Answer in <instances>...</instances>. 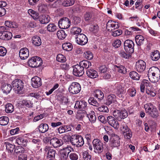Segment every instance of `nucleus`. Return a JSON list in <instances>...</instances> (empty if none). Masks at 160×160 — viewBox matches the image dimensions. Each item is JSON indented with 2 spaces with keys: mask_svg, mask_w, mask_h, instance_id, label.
I'll use <instances>...</instances> for the list:
<instances>
[{
  "mask_svg": "<svg viewBox=\"0 0 160 160\" xmlns=\"http://www.w3.org/2000/svg\"><path fill=\"white\" fill-rule=\"evenodd\" d=\"M144 108L146 112L151 117L156 118L158 116V111L156 107L151 103L145 104Z\"/></svg>",
  "mask_w": 160,
  "mask_h": 160,
  "instance_id": "1",
  "label": "nucleus"
},
{
  "mask_svg": "<svg viewBox=\"0 0 160 160\" xmlns=\"http://www.w3.org/2000/svg\"><path fill=\"white\" fill-rule=\"evenodd\" d=\"M12 85L16 93L19 94L23 93L24 85L22 80L16 79L12 82Z\"/></svg>",
  "mask_w": 160,
  "mask_h": 160,
  "instance_id": "2",
  "label": "nucleus"
},
{
  "mask_svg": "<svg viewBox=\"0 0 160 160\" xmlns=\"http://www.w3.org/2000/svg\"><path fill=\"white\" fill-rule=\"evenodd\" d=\"M42 64V60L41 58L37 56L32 57L28 61L29 66L32 68L38 67Z\"/></svg>",
  "mask_w": 160,
  "mask_h": 160,
  "instance_id": "3",
  "label": "nucleus"
},
{
  "mask_svg": "<svg viewBox=\"0 0 160 160\" xmlns=\"http://www.w3.org/2000/svg\"><path fill=\"white\" fill-rule=\"evenodd\" d=\"M81 90V85L79 83L77 82H72L69 85L68 88L69 92L72 94L78 93Z\"/></svg>",
  "mask_w": 160,
  "mask_h": 160,
  "instance_id": "4",
  "label": "nucleus"
},
{
  "mask_svg": "<svg viewBox=\"0 0 160 160\" xmlns=\"http://www.w3.org/2000/svg\"><path fill=\"white\" fill-rule=\"evenodd\" d=\"M87 102L84 100L77 101H76L74 108L77 109L83 110L86 113H89V110H90V108L88 107H87Z\"/></svg>",
  "mask_w": 160,
  "mask_h": 160,
  "instance_id": "5",
  "label": "nucleus"
},
{
  "mask_svg": "<svg viewBox=\"0 0 160 160\" xmlns=\"http://www.w3.org/2000/svg\"><path fill=\"white\" fill-rule=\"evenodd\" d=\"M73 151V149L70 146L61 149L60 151V158L61 160H67L68 154L71 151Z\"/></svg>",
  "mask_w": 160,
  "mask_h": 160,
  "instance_id": "6",
  "label": "nucleus"
},
{
  "mask_svg": "<svg viewBox=\"0 0 160 160\" xmlns=\"http://www.w3.org/2000/svg\"><path fill=\"white\" fill-rule=\"evenodd\" d=\"M134 45L133 42L131 40H127L124 43V49L128 53H132L134 52Z\"/></svg>",
  "mask_w": 160,
  "mask_h": 160,
  "instance_id": "7",
  "label": "nucleus"
},
{
  "mask_svg": "<svg viewBox=\"0 0 160 160\" xmlns=\"http://www.w3.org/2000/svg\"><path fill=\"white\" fill-rule=\"evenodd\" d=\"M113 115L119 121L126 118L128 115L127 112L125 110L122 111L115 110L113 112Z\"/></svg>",
  "mask_w": 160,
  "mask_h": 160,
  "instance_id": "8",
  "label": "nucleus"
},
{
  "mask_svg": "<svg viewBox=\"0 0 160 160\" xmlns=\"http://www.w3.org/2000/svg\"><path fill=\"white\" fill-rule=\"evenodd\" d=\"M75 39L77 44L81 45L86 44L88 42V39L87 37L82 33L76 35Z\"/></svg>",
  "mask_w": 160,
  "mask_h": 160,
  "instance_id": "9",
  "label": "nucleus"
},
{
  "mask_svg": "<svg viewBox=\"0 0 160 160\" xmlns=\"http://www.w3.org/2000/svg\"><path fill=\"white\" fill-rule=\"evenodd\" d=\"M59 27L62 29L68 28L70 25V21L69 19L66 17L61 18L58 22Z\"/></svg>",
  "mask_w": 160,
  "mask_h": 160,
  "instance_id": "10",
  "label": "nucleus"
},
{
  "mask_svg": "<svg viewBox=\"0 0 160 160\" xmlns=\"http://www.w3.org/2000/svg\"><path fill=\"white\" fill-rule=\"evenodd\" d=\"M92 142L95 152L99 153L102 152L103 145L101 141H93Z\"/></svg>",
  "mask_w": 160,
  "mask_h": 160,
  "instance_id": "11",
  "label": "nucleus"
},
{
  "mask_svg": "<svg viewBox=\"0 0 160 160\" xmlns=\"http://www.w3.org/2000/svg\"><path fill=\"white\" fill-rule=\"evenodd\" d=\"M107 121L111 126L116 129L119 127V124L117 119L112 116H108L107 117Z\"/></svg>",
  "mask_w": 160,
  "mask_h": 160,
  "instance_id": "12",
  "label": "nucleus"
},
{
  "mask_svg": "<svg viewBox=\"0 0 160 160\" xmlns=\"http://www.w3.org/2000/svg\"><path fill=\"white\" fill-rule=\"evenodd\" d=\"M119 25L118 22L112 20L108 21L107 24L106 28L109 31H112L119 28Z\"/></svg>",
  "mask_w": 160,
  "mask_h": 160,
  "instance_id": "13",
  "label": "nucleus"
},
{
  "mask_svg": "<svg viewBox=\"0 0 160 160\" xmlns=\"http://www.w3.org/2000/svg\"><path fill=\"white\" fill-rule=\"evenodd\" d=\"M84 73L83 68L81 67L79 65H76L73 67V74L76 76H82Z\"/></svg>",
  "mask_w": 160,
  "mask_h": 160,
  "instance_id": "14",
  "label": "nucleus"
},
{
  "mask_svg": "<svg viewBox=\"0 0 160 160\" xmlns=\"http://www.w3.org/2000/svg\"><path fill=\"white\" fill-rule=\"evenodd\" d=\"M1 88L2 92L7 95L10 92L12 89L11 86L10 84L4 82L1 83Z\"/></svg>",
  "mask_w": 160,
  "mask_h": 160,
  "instance_id": "15",
  "label": "nucleus"
},
{
  "mask_svg": "<svg viewBox=\"0 0 160 160\" xmlns=\"http://www.w3.org/2000/svg\"><path fill=\"white\" fill-rule=\"evenodd\" d=\"M146 68V63L142 60H139L137 61L136 63V68L137 70L139 72H143Z\"/></svg>",
  "mask_w": 160,
  "mask_h": 160,
  "instance_id": "16",
  "label": "nucleus"
},
{
  "mask_svg": "<svg viewBox=\"0 0 160 160\" xmlns=\"http://www.w3.org/2000/svg\"><path fill=\"white\" fill-rule=\"evenodd\" d=\"M32 87L37 88L42 85L41 79L38 76L34 77L31 79Z\"/></svg>",
  "mask_w": 160,
  "mask_h": 160,
  "instance_id": "17",
  "label": "nucleus"
},
{
  "mask_svg": "<svg viewBox=\"0 0 160 160\" xmlns=\"http://www.w3.org/2000/svg\"><path fill=\"white\" fill-rule=\"evenodd\" d=\"M19 55L21 59H26L29 55V52L28 49L26 48L21 49L19 51Z\"/></svg>",
  "mask_w": 160,
  "mask_h": 160,
  "instance_id": "18",
  "label": "nucleus"
},
{
  "mask_svg": "<svg viewBox=\"0 0 160 160\" xmlns=\"http://www.w3.org/2000/svg\"><path fill=\"white\" fill-rule=\"evenodd\" d=\"M123 134L124 138L126 139H130L132 137V134L129 129L127 126H125L123 127Z\"/></svg>",
  "mask_w": 160,
  "mask_h": 160,
  "instance_id": "19",
  "label": "nucleus"
},
{
  "mask_svg": "<svg viewBox=\"0 0 160 160\" xmlns=\"http://www.w3.org/2000/svg\"><path fill=\"white\" fill-rule=\"evenodd\" d=\"M44 150L47 153V157L49 158H54L56 153L55 150L51 149L48 146L45 147Z\"/></svg>",
  "mask_w": 160,
  "mask_h": 160,
  "instance_id": "20",
  "label": "nucleus"
},
{
  "mask_svg": "<svg viewBox=\"0 0 160 160\" xmlns=\"http://www.w3.org/2000/svg\"><path fill=\"white\" fill-rule=\"evenodd\" d=\"M87 75L91 78H97L98 76L97 72L93 69H88L86 71Z\"/></svg>",
  "mask_w": 160,
  "mask_h": 160,
  "instance_id": "21",
  "label": "nucleus"
},
{
  "mask_svg": "<svg viewBox=\"0 0 160 160\" xmlns=\"http://www.w3.org/2000/svg\"><path fill=\"white\" fill-rule=\"evenodd\" d=\"M151 86L150 82L148 80L146 79L143 80L141 82L140 85V91L144 92L145 90V87L147 88Z\"/></svg>",
  "mask_w": 160,
  "mask_h": 160,
  "instance_id": "22",
  "label": "nucleus"
},
{
  "mask_svg": "<svg viewBox=\"0 0 160 160\" xmlns=\"http://www.w3.org/2000/svg\"><path fill=\"white\" fill-rule=\"evenodd\" d=\"M148 74V76H150L151 75H160V70L157 67H152L149 69Z\"/></svg>",
  "mask_w": 160,
  "mask_h": 160,
  "instance_id": "23",
  "label": "nucleus"
},
{
  "mask_svg": "<svg viewBox=\"0 0 160 160\" xmlns=\"http://www.w3.org/2000/svg\"><path fill=\"white\" fill-rule=\"evenodd\" d=\"M160 58V53L158 50H155L151 53L150 58L153 61H158Z\"/></svg>",
  "mask_w": 160,
  "mask_h": 160,
  "instance_id": "24",
  "label": "nucleus"
},
{
  "mask_svg": "<svg viewBox=\"0 0 160 160\" xmlns=\"http://www.w3.org/2000/svg\"><path fill=\"white\" fill-rule=\"evenodd\" d=\"M116 96L114 94H111L108 95L105 104L107 105H109L112 103L116 101Z\"/></svg>",
  "mask_w": 160,
  "mask_h": 160,
  "instance_id": "25",
  "label": "nucleus"
},
{
  "mask_svg": "<svg viewBox=\"0 0 160 160\" xmlns=\"http://www.w3.org/2000/svg\"><path fill=\"white\" fill-rule=\"evenodd\" d=\"M114 85L118 93L122 94L125 93V90L123 84H121L120 83H117Z\"/></svg>",
  "mask_w": 160,
  "mask_h": 160,
  "instance_id": "26",
  "label": "nucleus"
},
{
  "mask_svg": "<svg viewBox=\"0 0 160 160\" xmlns=\"http://www.w3.org/2000/svg\"><path fill=\"white\" fill-rule=\"evenodd\" d=\"M38 19L40 22L42 24H46L48 23L50 20V17L47 15H42Z\"/></svg>",
  "mask_w": 160,
  "mask_h": 160,
  "instance_id": "27",
  "label": "nucleus"
},
{
  "mask_svg": "<svg viewBox=\"0 0 160 160\" xmlns=\"http://www.w3.org/2000/svg\"><path fill=\"white\" fill-rule=\"evenodd\" d=\"M32 44L35 46H39L42 43L40 38L37 36H34L32 38Z\"/></svg>",
  "mask_w": 160,
  "mask_h": 160,
  "instance_id": "28",
  "label": "nucleus"
},
{
  "mask_svg": "<svg viewBox=\"0 0 160 160\" xmlns=\"http://www.w3.org/2000/svg\"><path fill=\"white\" fill-rule=\"evenodd\" d=\"M86 113L87 117L88 118L90 121L92 123L94 122L96 120L94 112L93 111H91L90 109L89 110V113Z\"/></svg>",
  "mask_w": 160,
  "mask_h": 160,
  "instance_id": "29",
  "label": "nucleus"
},
{
  "mask_svg": "<svg viewBox=\"0 0 160 160\" xmlns=\"http://www.w3.org/2000/svg\"><path fill=\"white\" fill-rule=\"evenodd\" d=\"M144 37L141 35H137L135 38L136 43L138 46H141L144 43Z\"/></svg>",
  "mask_w": 160,
  "mask_h": 160,
  "instance_id": "30",
  "label": "nucleus"
},
{
  "mask_svg": "<svg viewBox=\"0 0 160 160\" xmlns=\"http://www.w3.org/2000/svg\"><path fill=\"white\" fill-rule=\"evenodd\" d=\"M22 107L31 108L32 107L33 103L30 100H24L20 103Z\"/></svg>",
  "mask_w": 160,
  "mask_h": 160,
  "instance_id": "31",
  "label": "nucleus"
},
{
  "mask_svg": "<svg viewBox=\"0 0 160 160\" xmlns=\"http://www.w3.org/2000/svg\"><path fill=\"white\" fill-rule=\"evenodd\" d=\"M93 14L92 12H87L84 14V18L87 22H89L93 18Z\"/></svg>",
  "mask_w": 160,
  "mask_h": 160,
  "instance_id": "32",
  "label": "nucleus"
},
{
  "mask_svg": "<svg viewBox=\"0 0 160 160\" xmlns=\"http://www.w3.org/2000/svg\"><path fill=\"white\" fill-rule=\"evenodd\" d=\"M146 93L150 96L153 97L156 95V92L155 90L151 87H149L146 88Z\"/></svg>",
  "mask_w": 160,
  "mask_h": 160,
  "instance_id": "33",
  "label": "nucleus"
},
{
  "mask_svg": "<svg viewBox=\"0 0 160 160\" xmlns=\"http://www.w3.org/2000/svg\"><path fill=\"white\" fill-rule=\"evenodd\" d=\"M79 65L81 67L83 68L84 69V68L87 69L91 66V63L87 60H83L80 62Z\"/></svg>",
  "mask_w": 160,
  "mask_h": 160,
  "instance_id": "34",
  "label": "nucleus"
},
{
  "mask_svg": "<svg viewBox=\"0 0 160 160\" xmlns=\"http://www.w3.org/2000/svg\"><path fill=\"white\" fill-rule=\"evenodd\" d=\"M115 67V70L119 73L125 74L127 72L126 68L122 65H116Z\"/></svg>",
  "mask_w": 160,
  "mask_h": 160,
  "instance_id": "35",
  "label": "nucleus"
},
{
  "mask_svg": "<svg viewBox=\"0 0 160 160\" xmlns=\"http://www.w3.org/2000/svg\"><path fill=\"white\" fill-rule=\"evenodd\" d=\"M50 144L52 145L55 148H57L62 145L63 144V141H48Z\"/></svg>",
  "mask_w": 160,
  "mask_h": 160,
  "instance_id": "36",
  "label": "nucleus"
},
{
  "mask_svg": "<svg viewBox=\"0 0 160 160\" xmlns=\"http://www.w3.org/2000/svg\"><path fill=\"white\" fill-rule=\"evenodd\" d=\"M48 129V125L46 123H42L39 126V131L42 132L44 133Z\"/></svg>",
  "mask_w": 160,
  "mask_h": 160,
  "instance_id": "37",
  "label": "nucleus"
},
{
  "mask_svg": "<svg viewBox=\"0 0 160 160\" xmlns=\"http://www.w3.org/2000/svg\"><path fill=\"white\" fill-rule=\"evenodd\" d=\"M28 13L34 19L36 20L38 19L39 18L38 13L32 9H29L28 10Z\"/></svg>",
  "mask_w": 160,
  "mask_h": 160,
  "instance_id": "38",
  "label": "nucleus"
},
{
  "mask_svg": "<svg viewBox=\"0 0 160 160\" xmlns=\"http://www.w3.org/2000/svg\"><path fill=\"white\" fill-rule=\"evenodd\" d=\"M94 96L98 99L100 101L102 100L104 97V94L103 92L100 90H97L95 92Z\"/></svg>",
  "mask_w": 160,
  "mask_h": 160,
  "instance_id": "39",
  "label": "nucleus"
},
{
  "mask_svg": "<svg viewBox=\"0 0 160 160\" xmlns=\"http://www.w3.org/2000/svg\"><path fill=\"white\" fill-rule=\"evenodd\" d=\"M57 35L58 38L61 40L64 39L67 36L65 31L62 30L58 31L57 32Z\"/></svg>",
  "mask_w": 160,
  "mask_h": 160,
  "instance_id": "40",
  "label": "nucleus"
},
{
  "mask_svg": "<svg viewBox=\"0 0 160 160\" xmlns=\"http://www.w3.org/2000/svg\"><path fill=\"white\" fill-rule=\"evenodd\" d=\"M62 48L63 50L67 51H69L72 49L73 46L71 43L67 42L62 44Z\"/></svg>",
  "mask_w": 160,
  "mask_h": 160,
  "instance_id": "41",
  "label": "nucleus"
},
{
  "mask_svg": "<svg viewBox=\"0 0 160 160\" xmlns=\"http://www.w3.org/2000/svg\"><path fill=\"white\" fill-rule=\"evenodd\" d=\"M62 5L64 7H68L73 5L74 3V0H62Z\"/></svg>",
  "mask_w": 160,
  "mask_h": 160,
  "instance_id": "42",
  "label": "nucleus"
},
{
  "mask_svg": "<svg viewBox=\"0 0 160 160\" xmlns=\"http://www.w3.org/2000/svg\"><path fill=\"white\" fill-rule=\"evenodd\" d=\"M5 25L8 28H16L18 26L16 22H11L9 21H6L5 22Z\"/></svg>",
  "mask_w": 160,
  "mask_h": 160,
  "instance_id": "43",
  "label": "nucleus"
},
{
  "mask_svg": "<svg viewBox=\"0 0 160 160\" xmlns=\"http://www.w3.org/2000/svg\"><path fill=\"white\" fill-rule=\"evenodd\" d=\"M9 122V118L6 116H3L0 118V124L2 126L7 125Z\"/></svg>",
  "mask_w": 160,
  "mask_h": 160,
  "instance_id": "44",
  "label": "nucleus"
},
{
  "mask_svg": "<svg viewBox=\"0 0 160 160\" xmlns=\"http://www.w3.org/2000/svg\"><path fill=\"white\" fill-rule=\"evenodd\" d=\"M89 103L91 105L95 106L96 107L100 106V104L98 103L93 97H90L88 100Z\"/></svg>",
  "mask_w": 160,
  "mask_h": 160,
  "instance_id": "45",
  "label": "nucleus"
},
{
  "mask_svg": "<svg viewBox=\"0 0 160 160\" xmlns=\"http://www.w3.org/2000/svg\"><path fill=\"white\" fill-rule=\"evenodd\" d=\"M81 29L80 28L78 27H73L71 30L70 32L71 33L73 34L76 35H78V34H80V33L81 32Z\"/></svg>",
  "mask_w": 160,
  "mask_h": 160,
  "instance_id": "46",
  "label": "nucleus"
},
{
  "mask_svg": "<svg viewBox=\"0 0 160 160\" xmlns=\"http://www.w3.org/2000/svg\"><path fill=\"white\" fill-rule=\"evenodd\" d=\"M129 76L132 79L137 80L139 79L140 77V75L135 71L131 72L129 73Z\"/></svg>",
  "mask_w": 160,
  "mask_h": 160,
  "instance_id": "47",
  "label": "nucleus"
},
{
  "mask_svg": "<svg viewBox=\"0 0 160 160\" xmlns=\"http://www.w3.org/2000/svg\"><path fill=\"white\" fill-rule=\"evenodd\" d=\"M149 78V79L151 82L153 83L157 82L159 79L160 78V75H151Z\"/></svg>",
  "mask_w": 160,
  "mask_h": 160,
  "instance_id": "48",
  "label": "nucleus"
},
{
  "mask_svg": "<svg viewBox=\"0 0 160 160\" xmlns=\"http://www.w3.org/2000/svg\"><path fill=\"white\" fill-rule=\"evenodd\" d=\"M13 106L10 103L7 104L5 105V111L7 113H11L14 110Z\"/></svg>",
  "mask_w": 160,
  "mask_h": 160,
  "instance_id": "49",
  "label": "nucleus"
},
{
  "mask_svg": "<svg viewBox=\"0 0 160 160\" xmlns=\"http://www.w3.org/2000/svg\"><path fill=\"white\" fill-rule=\"evenodd\" d=\"M127 93L130 96L134 97L136 94V91L134 88H130L128 90Z\"/></svg>",
  "mask_w": 160,
  "mask_h": 160,
  "instance_id": "50",
  "label": "nucleus"
},
{
  "mask_svg": "<svg viewBox=\"0 0 160 160\" xmlns=\"http://www.w3.org/2000/svg\"><path fill=\"white\" fill-rule=\"evenodd\" d=\"M47 30L49 32H52L55 31L57 29V26L54 24L50 23L47 26Z\"/></svg>",
  "mask_w": 160,
  "mask_h": 160,
  "instance_id": "51",
  "label": "nucleus"
},
{
  "mask_svg": "<svg viewBox=\"0 0 160 160\" xmlns=\"http://www.w3.org/2000/svg\"><path fill=\"white\" fill-rule=\"evenodd\" d=\"M24 148H20L19 147H17L15 149L14 153H16L17 155H18V156H22L23 154L22 153L24 152Z\"/></svg>",
  "mask_w": 160,
  "mask_h": 160,
  "instance_id": "52",
  "label": "nucleus"
},
{
  "mask_svg": "<svg viewBox=\"0 0 160 160\" xmlns=\"http://www.w3.org/2000/svg\"><path fill=\"white\" fill-rule=\"evenodd\" d=\"M1 31L0 32V39H2L5 38L4 37L6 31H7L8 28L4 27H1Z\"/></svg>",
  "mask_w": 160,
  "mask_h": 160,
  "instance_id": "53",
  "label": "nucleus"
},
{
  "mask_svg": "<svg viewBox=\"0 0 160 160\" xmlns=\"http://www.w3.org/2000/svg\"><path fill=\"white\" fill-rule=\"evenodd\" d=\"M57 60L60 62H64L66 61V57L62 54H58L57 57Z\"/></svg>",
  "mask_w": 160,
  "mask_h": 160,
  "instance_id": "54",
  "label": "nucleus"
},
{
  "mask_svg": "<svg viewBox=\"0 0 160 160\" xmlns=\"http://www.w3.org/2000/svg\"><path fill=\"white\" fill-rule=\"evenodd\" d=\"M4 145L6 146L7 149L9 150L10 152L13 151V150L15 148L14 145L8 143V142H5Z\"/></svg>",
  "mask_w": 160,
  "mask_h": 160,
  "instance_id": "55",
  "label": "nucleus"
},
{
  "mask_svg": "<svg viewBox=\"0 0 160 160\" xmlns=\"http://www.w3.org/2000/svg\"><path fill=\"white\" fill-rule=\"evenodd\" d=\"M126 53L123 51H121L119 52V55L122 58L127 59L129 58L130 55V53Z\"/></svg>",
  "mask_w": 160,
  "mask_h": 160,
  "instance_id": "56",
  "label": "nucleus"
},
{
  "mask_svg": "<svg viewBox=\"0 0 160 160\" xmlns=\"http://www.w3.org/2000/svg\"><path fill=\"white\" fill-rule=\"evenodd\" d=\"M122 33V31L118 29L112 32V35L114 37H116L121 35Z\"/></svg>",
  "mask_w": 160,
  "mask_h": 160,
  "instance_id": "57",
  "label": "nucleus"
},
{
  "mask_svg": "<svg viewBox=\"0 0 160 160\" xmlns=\"http://www.w3.org/2000/svg\"><path fill=\"white\" fill-rule=\"evenodd\" d=\"M98 107V109L99 111L103 112H107L109 111L108 109L107 106L103 105L101 107Z\"/></svg>",
  "mask_w": 160,
  "mask_h": 160,
  "instance_id": "58",
  "label": "nucleus"
},
{
  "mask_svg": "<svg viewBox=\"0 0 160 160\" xmlns=\"http://www.w3.org/2000/svg\"><path fill=\"white\" fill-rule=\"evenodd\" d=\"M85 57L86 59L88 60H91L93 58L92 53L90 51H88L85 53Z\"/></svg>",
  "mask_w": 160,
  "mask_h": 160,
  "instance_id": "59",
  "label": "nucleus"
},
{
  "mask_svg": "<svg viewBox=\"0 0 160 160\" xmlns=\"http://www.w3.org/2000/svg\"><path fill=\"white\" fill-rule=\"evenodd\" d=\"M6 33L5 34L4 37L5 38L2 40H9L12 37V33L8 31H6Z\"/></svg>",
  "mask_w": 160,
  "mask_h": 160,
  "instance_id": "60",
  "label": "nucleus"
},
{
  "mask_svg": "<svg viewBox=\"0 0 160 160\" xmlns=\"http://www.w3.org/2000/svg\"><path fill=\"white\" fill-rule=\"evenodd\" d=\"M69 158L71 160H77L78 158V156L76 153L73 152L70 154Z\"/></svg>",
  "mask_w": 160,
  "mask_h": 160,
  "instance_id": "61",
  "label": "nucleus"
},
{
  "mask_svg": "<svg viewBox=\"0 0 160 160\" xmlns=\"http://www.w3.org/2000/svg\"><path fill=\"white\" fill-rule=\"evenodd\" d=\"M90 30L94 32H96L98 30V27L97 24L92 25L90 28Z\"/></svg>",
  "mask_w": 160,
  "mask_h": 160,
  "instance_id": "62",
  "label": "nucleus"
},
{
  "mask_svg": "<svg viewBox=\"0 0 160 160\" xmlns=\"http://www.w3.org/2000/svg\"><path fill=\"white\" fill-rule=\"evenodd\" d=\"M110 134L111 138H110V140H119L120 139L118 135L113 133L112 132H111Z\"/></svg>",
  "mask_w": 160,
  "mask_h": 160,
  "instance_id": "63",
  "label": "nucleus"
},
{
  "mask_svg": "<svg viewBox=\"0 0 160 160\" xmlns=\"http://www.w3.org/2000/svg\"><path fill=\"white\" fill-rule=\"evenodd\" d=\"M82 154L84 160H92L91 156L89 155L87 152L85 151L83 152Z\"/></svg>",
  "mask_w": 160,
  "mask_h": 160,
  "instance_id": "64",
  "label": "nucleus"
}]
</instances>
